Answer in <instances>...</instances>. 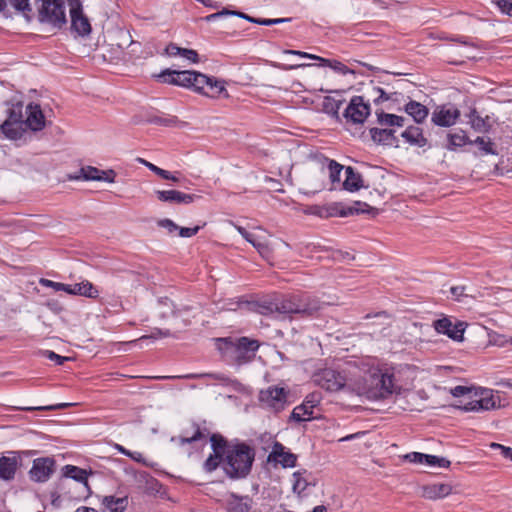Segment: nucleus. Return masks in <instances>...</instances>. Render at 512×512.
I'll use <instances>...</instances> for the list:
<instances>
[{"label": "nucleus", "mask_w": 512, "mask_h": 512, "mask_svg": "<svg viewBox=\"0 0 512 512\" xmlns=\"http://www.w3.org/2000/svg\"><path fill=\"white\" fill-rule=\"evenodd\" d=\"M268 462H275L276 464L282 465V467H295L297 462V456L286 450L285 446L280 442H274L272 451L268 455Z\"/></svg>", "instance_id": "obj_17"}, {"label": "nucleus", "mask_w": 512, "mask_h": 512, "mask_svg": "<svg viewBox=\"0 0 512 512\" xmlns=\"http://www.w3.org/2000/svg\"><path fill=\"white\" fill-rule=\"evenodd\" d=\"M495 4L501 12L512 16V0H496Z\"/></svg>", "instance_id": "obj_58"}, {"label": "nucleus", "mask_w": 512, "mask_h": 512, "mask_svg": "<svg viewBox=\"0 0 512 512\" xmlns=\"http://www.w3.org/2000/svg\"><path fill=\"white\" fill-rule=\"evenodd\" d=\"M148 122L154 123V124H160L164 126H172L175 125L178 122L177 117L172 116L169 118H163V117H152L147 119Z\"/></svg>", "instance_id": "obj_51"}, {"label": "nucleus", "mask_w": 512, "mask_h": 512, "mask_svg": "<svg viewBox=\"0 0 512 512\" xmlns=\"http://www.w3.org/2000/svg\"><path fill=\"white\" fill-rule=\"evenodd\" d=\"M103 510L109 512H124L128 506V497L115 495L104 496L101 501Z\"/></svg>", "instance_id": "obj_28"}, {"label": "nucleus", "mask_w": 512, "mask_h": 512, "mask_svg": "<svg viewBox=\"0 0 512 512\" xmlns=\"http://www.w3.org/2000/svg\"><path fill=\"white\" fill-rule=\"evenodd\" d=\"M255 451L248 444H232L224 458V471L231 479L245 478L251 471Z\"/></svg>", "instance_id": "obj_4"}, {"label": "nucleus", "mask_w": 512, "mask_h": 512, "mask_svg": "<svg viewBox=\"0 0 512 512\" xmlns=\"http://www.w3.org/2000/svg\"><path fill=\"white\" fill-rule=\"evenodd\" d=\"M193 432L189 435L188 430L184 431V435L179 437L180 445L190 444L199 441L209 435L207 428H201L197 423L192 424Z\"/></svg>", "instance_id": "obj_37"}, {"label": "nucleus", "mask_w": 512, "mask_h": 512, "mask_svg": "<svg viewBox=\"0 0 512 512\" xmlns=\"http://www.w3.org/2000/svg\"><path fill=\"white\" fill-rule=\"evenodd\" d=\"M63 471H64V476H66L68 478H72L80 483H84L85 485H87L88 474H87L86 470L79 468L77 466H74V465H66L63 468Z\"/></svg>", "instance_id": "obj_40"}, {"label": "nucleus", "mask_w": 512, "mask_h": 512, "mask_svg": "<svg viewBox=\"0 0 512 512\" xmlns=\"http://www.w3.org/2000/svg\"><path fill=\"white\" fill-rule=\"evenodd\" d=\"M236 229L246 241L251 243L257 249L263 258L267 260L270 259L272 250L267 244L257 241L254 235L248 232L244 227L236 226Z\"/></svg>", "instance_id": "obj_31"}, {"label": "nucleus", "mask_w": 512, "mask_h": 512, "mask_svg": "<svg viewBox=\"0 0 512 512\" xmlns=\"http://www.w3.org/2000/svg\"><path fill=\"white\" fill-rule=\"evenodd\" d=\"M327 209V217H347L353 212L351 209H346V206L341 202H332L325 205Z\"/></svg>", "instance_id": "obj_42"}, {"label": "nucleus", "mask_w": 512, "mask_h": 512, "mask_svg": "<svg viewBox=\"0 0 512 512\" xmlns=\"http://www.w3.org/2000/svg\"><path fill=\"white\" fill-rule=\"evenodd\" d=\"M319 403L320 398L317 394L313 393L307 396L301 405H298L293 409L291 419L296 422L310 420L313 415V408H315Z\"/></svg>", "instance_id": "obj_19"}, {"label": "nucleus", "mask_w": 512, "mask_h": 512, "mask_svg": "<svg viewBox=\"0 0 512 512\" xmlns=\"http://www.w3.org/2000/svg\"><path fill=\"white\" fill-rule=\"evenodd\" d=\"M395 130L393 129H379V128H371L370 134L371 138L374 142L383 144V145H392L396 141V137L394 135Z\"/></svg>", "instance_id": "obj_36"}, {"label": "nucleus", "mask_w": 512, "mask_h": 512, "mask_svg": "<svg viewBox=\"0 0 512 512\" xmlns=\"http://www.w3.org/2000/svg\"><path fill=\"white\" fill-rule=\"evenodd\" d=\"M277 318H291L297 314L301 316H312L321 309V303L307 295H292L276 301Z\"/></svg>", "instance_id": "obj_5"}, {"label": "nucleus", "mask_w": 512, "mask_h": 512, "mask_svg": "<svg viewBox=\"0 0 512 512\" xmlns=\"http://www.w3.org/2000/svg\"><path fill=\"white\" fill-rule=\"evenodd\" d=\"M156 311L160 318L166 319L169 317H174V321L171 324L170 329L156 328L149 337L155 339L177 337V333L179 332L180 327L178 321L180 310L176 309L174 303L168 297H160L157 300Z\"/></svg>", "instance_id": "obj_7"}, {"label": "nucleus", "mask_w": 512, "mask_h": 512, "mask_svg": "<svg viewBox=\"0 0 512 512\" xmlns=\"http://www.w3.org/2000/svg\"><path fill=\"white\" fill-rule=\"evenodd\" d=\"M312 380L317 386L329 392H336L345 388L344 376L330 368H325L314 373Z\"/></svg>", "instance_id": "obj_9"}, {"label": "nucleus", "mask_w": 512, "mask_h": 512, "mask_svg": "<svg viewBox=\"0 0 512 512\" xmlns=\"http://www.w3.org/2000/svg\"><path fill=\"white\" fill-rule=\"evenodd\" d=\"M19 457L16 452H8V455L0 457V480L12 481L19 467Z\"/></svg>", "instance_id": "obj_21"}, {"label": "nucleus", "mask_w": 512, "mask_h": 512, "mask_svg": "<svg viewBox=\"0 0 512 512\" xmlns=\"http://www.w3.org/2000/svg\"><path fill=\"white\" fill-rule=\"evenodd\" d=\"M309 213L320 218H328L327 217V209L325 205H313L309 207Z\"/></svg>", "instance_id": "obj_63"}, {"label": "nucleus", "mask_w": 512, "mask_h": 512, "mask_svg": "<svg viewBox=\"0 0 512 512\" xmlns=\"http://www.w3.org/2000/svg\"><path fill=\"white\" fill-rule=\"evenodd\" d=\"M284 53L285 54H291V55H297V56H300L302 58H309V59H313V60H319L321 62H328V59H325V58H322V57H319V56H316V55H313V54H309L307 52L299 51V50H284Z\"/></svg>", "instance_id": "obj_55"}, {"label": "nucleus", "mask_w": 512, "mask_h": 512, "mask_svg": "<svg viewBox=\"0 0 512 512\" xmlns=\"http://www.w3.org/2000/svg\"><path fill=\"white\" fill-rule=\"evenodd\" d=\"M319 163L321 165V171H322L323 176L326 175V171L328 173V176H329V179H330V182H331V185H332L330 190H335L336 189V185L340 184L341 172L346 167H344L343 165L339 164L335 160H332V159H329V158H326V157H321L319 159Z\"/></svg>", "instance_id": "obj_22"}, {"label": "nucleus", "mask_w": 512, "mask_h": 512, "mask_svg": "<svg viewBox=\"0 0 512 512\" xmlns=\"http://www.w3.org/2000/svg\"><path fill=\"white\" fill-rule=\"evenodd\" d=\"M343 101L342 100H336L332 97L326 96L323 99V110L332 115L333 117L338 118L339 117V110L341 108Z\"/></svg>", "instance_id": "obj_43"}, {"label": "nucleus", "mask_w": 512, "mask_h": 512, "mask_svg": "<svg viewBox=\"0 0 512 512\" xmlns=\"http://www.w3.org/2000/svg\"><path fill=\"white\" fill-rule=\"evenodd\" d=\"M155 195L159 201L172 204H190L200 198L198 195L187 194L178 190H157Z\"/></svg>", "instance_id": "obj_20"}, {"label": "nucleus", "mask_w": 512, "mask_h": 512, "mask_svg": "<svg viewBox=\"0 0 512 512\" xmlns=\"http://www.w3.org/2000/svg\"><path fill=\"white\" fill-rule=\"evenodd\" d=\"M0 131L5 138L9 140H19L27 131L25 123H13L4 121L0 126Z\"/></svg>", "instance_id": "obj_29"}, {"label": "nucleus", "mask_w": 512, "mask_h": 512, "mask_svg": "<svg viewBox=\"0 0 512 512\" xmlns=\"http://www.w3.org/2000/svg\"><path fill=\"white\" fill-rule=\"evenodd\" d=\"M40 283L48 288H52L55 291H63L65 288V283L55 282L48 279H41Z\"/></svg>", "instance_id": "obj_64"}, {"label": "nucleus", "mask_w": 512, "mask_h": 512, "mask_svg": "<svg viewBox=\"0 0 512 512\" xmlns=\"http://www.w3.org/2000/svg\"><path fill=\"white\" fill-rule=\"evenodd\" d=\"M136 161L145 165L150 171H152L153 173H155L164 180H169L174 183H178L180 181V172L171 173L140 157L136 158Z\"/></svg>", "instance_id": "obj_33"}, {"label": "nucleus", "mask_w": 512, "mask_h": 512, "mask_svg": "<svg viewBox=\"0 0 512 512\" xmlns=\"http://www.w3.org/2000/svg\"><path fill=\"white\" fill-rule=\"evenodd\" d=\"M402 137L411 145L424 147L427 139L422 133V129L416 126H410L402 133Z\"/></svg>", "instance_id": "obj_35"}, {"label": "nucleus", "mask_w": 512, "mask_h": 512, "mask_svg": "<svg viewBox=\"0 0 512 512\" xmlns=\"http://www.w3.org/2000/svg\"><path fill=\"white\" fill-rule=\"evenodd\" d=\"M200 230V226H195L192 228L180 227L178 228V235L183 238H190L198 233Z\"/></svg>", "instance_id": "obj_60"}, {"label": "nucleus", "mask_w": 512, "mask_h": 512, "mask_svg": "<svg viewBox=\"0 0 512 512\" xmlns=\"http://www.w3.org/2000/svg\"><path fill=\"white\" fill-rule=\"evenodd\" d=\"M433 326L438 333L447 335L455 341H462L465 332L466 324L458 321L452 323L450 319L444 317L434 321Z\"/></svg>", "instance_id": "obj_14"}, {"label": "nucleus", "mask_w": 512, "mask_h": 512, "mask_svg": "<svg viewBox=\"0 0 512 512\" xmlns=\"http://www.w3.org/2000/svg\"><path fill=\"white\" fill-rule=\"evenodd\" d=\"M26 119L24 121L26 129L32 131H41L46 125L45 116L39 104L30 103L25 108Z\"/></svg>", "instance_id": "obj_18"}, {"label": "nucleus", "mask_w": 512, "mask_h": 512, "mask_svg": "<svg viewBox=\"0 0 512 512\" xmlns=\"http://www.w3.org/2000/svg\"><path fill=\"white\" fill-rule=\"evenodd\" d=\"M288 391L283 387L270 386L265 390H261L259 394V400L261 403L275 412L284 409L287 403Z\"/></svg>", "instance_id": "obj_11"}, {"label": "nucleus", "mask_w": 512, "mask_h": 512, "mask_svg": "<svg viewBox=\"0 0 512 512\" xmlns=\"http://www.w3.org/2000/svg\"><path fill=\"white\" fill-rule=\"evenodd\" d=\"M472 392H473L472 388L466 387V386H461V385L455 386L454 388L451 389V394L454 397L468 396V399H469Z\"/></svg>", "instance_id": "obj_54"}, {"label": "nucleus", "mask_w": 512, "mask_h": 512, "mask_svg": "<svg viewBox=\"0 0 512 512\" xmlns=\"http://www.w3.org/2000/svg\"><path fill=\"white\" fill-rule=\"evenodd\" d=\"M469 124L472 129L479 133H487L490 131L492 125L489 116L482 117L476 109H471L468 114Z\"/></svg>", "instance_id": "obj_32"}, {"label": "nucleus", "mask_w": 512, "mask_h": 512, "mask_svg": "<svg viewBox=\"0 0 512 512\" xmlns=\"http://www.w3.org/2000/svg\"><path fill=\"white\" fill-rule=\"evenodd\" d=\"M11 5L18 11L23 12L25 15L31 12L30 0H9Z\"/></svg>", "instance_id": "obj_49"}, {"label": "nucleus", "mask_w": 512, "mask_h": 512, "mask_svg": "<svg viewBox=\"0 0 512 512\" xmlns=\"http://www.w3.org/2000/svg\"><path fill=\"white\" fill-rule=\"evenodd\" d=\"M133 478L136 487L148 494H157L162 487L157 479L153 478L145 471L134 472Z\"/></svg>", "instance_id": "obj_23"}, {"label": "nucleus", "mask_w": 512, "mask_h": 512, "mask_svg": "<svg viewBox=\"0 0 512 512\" xmlns=\"http://www.w3.org/2000/svg\"><path fill=\"white\" fill-rule=\"evenodd\" d=\"M345 180L342 183V188L349 192L359 191L361 188H368L365 185L360 173L356 172L351 166L345 168Z\"/></svg>", "instance_id": "obj_25"}, {"label": "nucleus", "mask_w": 512, "mask_h": 512, "mask_svg": "<svg viewBox=\"0 0 512 512\" xmlns=\"http://www.w3.org/2000/svg\"><path fill=\"white\" fill-rule=\"evenodd\" d=\"M252 309L261 315H275L277 318L276 301H263L254 303Z\"/></svg>", "instance_id": "obj_44"}, {"label": "nucleus", "mask_w": 512, "mask_h": 512, "mask_svg": "<svg viewBox=\"0 0 512 512\" xmlns=\"http://www.w3.org/2000/svg\"><path fill=\"white\" fill-rule=\"evenodd\" d=\"M490 447H491L492 449H498V450H500L501 455H502L504 458H506V459H510V460L512 461V448H510V447H506V446H504V445H502V444L495 443V442L491 443V444H490Z\"/></svg>", "instance_id": "obj_59"}, {"label": "nucleus", "mask_w": 512, "mask_h": 512, "mask_svg": "<svg viewBox=\"0 0 512 512\" xmlns=\"http://www.w3.org/2000/svg\"><path fill=\"white\" fill-rule=\"evenodd\" d=\"M424 463L428 466H439L442 468H448L450 466V461L446 458L428 454H425Z\"/></svg>", "instance_id": "obj_46"}, {"label": "nucleus", "mask_w": 512, "mask_h": 512, "mask_svg": "<svg viewBox=\"0 0 512 512\" xmlns=\"http://www.w3.org/2000/svg\"><path fill=\"white\" fill-rule=\"evenodd\" d=\"M372 93H373V97H374L373 102L375 104H380V103L390 99V97L386 94V92L380 87H373Z\"/></svg>", "instance_id": "obj_52"}, {"label": "nucleus", "mask_w": 512, "mask_h": 512, "mask_svg": "<svg viewBox=\"0 0 512 512\" xmlns=\"http://www.w3.org/2000/svg\"><path fill=\"white\" fill-rule=\"evenodd\" d=\"M153 77L160 83L179 86L209 98L228 97L225 82L194 70L164 69Z\"/></svg>", "instance_id": "obj_1"}, {"label": "nucleus", "mask_w": 512, "mask_h": 512, "mask_svg": "<svg viewBox=\"0 0 512 512\" xmlns=\"http://www.w3.org/2000/svg\"><path fill=\"white\" fill-rule=\"evenodd\" d=\"M68 5L71 33L80 37L88 36L92 31V27L89 18L83 12L81 2L79 0H68Z\"/></svg>", "instance_id": "obj_8"}, {"label": "nucleus", "mask_w": 512, "mask_h": 512, "mask_svg": "<svg viewBox=\"0 0 512 512\" xmlns=\"http://www.w3.org/2000/svg\"><path fill=\"white\" fill-rule=\"evenodd\" d=\"M38 20L40 23L55 29H61L66 25V13L64 0H37Z\"/></svg>", "instance_id": "obj_6"}, {"label": "nucleus", "mask_w": 512, "mask_h": 512, "mask_svg": "<svg viewBox=\"0 0 512 512\" xmlns=\"http://www.w3.org/2000/svg\"><path fill=\"white\" fill-rule=\"evenodd\" d=\"M159 227H162L167 230L168 234L173 235L178 232L179 226L170 219H161L157 222Z\"/></svg>", "instance_id": "obj_50"}, {"label": "nucleus", "mask_w": 512, "mask_h": 512, "mask_svg": "<svg viewBox=\"0 0 512 512\" xmlns=\"http://www.w3.org/2000/svg\"><path fill=\"white\" fill-rule=\"evenodd\" d=\"M211 447L213 453L220 454L222 456H226L228 448L232 444H228L227 440L221 434H212L210 437Z\"/></svg>", "instance_id": "obj_38"}, {"label": "nucleus", "mask_w": 512, "mask_h": 512, "mask_svg": "<svg viewBox=\"0 0 512 512\" xmlns=\"http://www.w3.org/2000/svg\"><path fill=\"white\" fill-rule=\"evenodd\" d=\"M354 390L357 395L365 396L370 400L387 399L397 390L393 368L386 366L370 368L355 383Z\"/></svg>", "instance_id": "obj_2"}, {"label": "nucleus", "mask_w": 512, "mask_h": 512, "mask_svg": "<svg viewBox=\"0 0 512 512\" xmlns=\"http://www.w3.org/2000/svg\"><path fill=\"white\" fill-rule=\"evenodd\" d=\"M55 460L51 457H40L33 460L29 471L30 479L35 482H46L54 472Z\"/></svg>", "instance_id": "obj_13"}, {"label": "nucleus", "mask_w": 512, "mask_h": 512, "mask_svg": "<svg viewBox=\"0 0 512 512\" xmlns=\"http://www.w3.org/2000/svg\"><path fill=\"white\" fill-rule=\"evenodd\" d=\"M67 406H68V404L62 403V404H57V405H48V406H39V407H25V408H23V410H25V411H35V410L53 411V410L63 409Z\"/></svg>", "instance_id": "obj_57"}, {"label": "nucleus", "mask_w": 512, "mask_h": 512, "mask_svg": "<svg viewBox=\"0 0 512 512\" xmlns=\"http://www.w3.org/2000/svg\"><path fill=\"white\" fill-rule=\"evenodd\" d=\"M64 292L71 295H80L88 298H97L99 291L89 281L76 284H65Z\"/></svg>", "instance_id": "obj_26"}, {"label": "nucleus", "mask_w": 512, "mask_h": 512, "mask_svg": "<svg viewBox=\"0 0 512 512\" xmlns=\"http://www.w3.org/2000/svg\"><path fill=\"white\" fill-rule=\"evenodd\" d=\"M216 343L225 361L238 366L251 362L260 347L258 340L248 337H240L235 340L219 338L216 339Z\"/></svg>", "instance_id": "obj_3"}, {"label": "nucleus", "mask_w": 512, "mask_h": 512, "mask_svg": "<svg viewBox=\"0 0 512 512\" xmlns=\"http://www.w3.org/2000/svg\"><path fill=\"white\" fill-rule=\"evenodd\" d=\"M44 355H45L46 358H48L49 360L55 362L57 365H62L66 360H68L67 357H63L61 355H58L54 351H50V350H46L44 352Z\"/></svg>", "instance_id": "obj_62"}, {"label": "nucleus", "mask_w": 512, "mask_h": 512, "mask_svg": "<svg viewBox=\"0 0 512 512\" xmlns=\"http://www.w3.org/2000/svg\"><path fill=\"white\" fill-rule=\"evenodd\" d=\"M310 485H315V483L312 474L307 470H298L292 474V490L298 496H302Z\"/></svg>", "instance_id": "obj_24"}, {"label": "nucleus", "mask_w": 512, "mask_h": 512, "mask_svg": "<svg viewBox=\"0 0 512 512\" xmlns=\"http://www.w3.org/2000/svg\"><path fill=\"white\" fill-rule=\"evenodd\" d=\"M224 458L225 456H222L217 453L210 454L209 457L203 463V469L208 473L215 471L220 464L224 465Z\"/></svg>", "instance_id": "obj_45"}, {"label": "nucleus", "mask_w": 512, "mask_h": 512, "mask_svg": "<svg viewBox=\"0 0 512 512\" xmlns=\"http://www.w3.org/2000/svg\"><path fill=\"white\" fill-rule=\"evenodd\" d=\"M405 111L409 114L417 123H422L428 116V108L417 101H409L405 105Z\"/></svg>", "instance_id": "obj_34"}, {"label": "nucleus", "mask_w": 512, "mask_h": 512, "mask_svg": "<svg viewBox=\"0 0 512 512\" xmlns=\"http://www.w3.org/2000/svg\"><path fill=\"white\" fill-rule=\"evenodd\" d=\"M346 209H351L353 212L350 215L360 214V213H370L375 210V208L369 206L365 202L356 201L352 206H346Z\"/></svg>", "instance_id": "obj_47"}, {"label": "nucleus", "mask_w": 512, "mask_h": 512, "mask_svg": "<svg viewBox=\"0 0 512 512\" xmlns=\"http://www.w3.org/2000/svg\"><path fill=\"white\" fill-rule=\"evenodd\" d=\"M459 407L464 411H486L496 407V400L491 390H473L469 400Z\"/></svg>", "instance_id": "obj_10"}, {"label": "nucleus", "mask_w": 512, "mask_h": 512, "mask_svg": "<svg viewBox=\"0 0 512 512\" xmlns=\"http://www.w3.org/2000/svg\"><path fill=\"white\" fill-rule=\"evenodd\" d=\"M459 117V109L453 105H443L433 111L431 121L437 126L450 127L456 123Z\"/></svg>", "instance_id": "obj_16"}, {"label": "nucleus", "mask_w": 512, "mask_h": 512, "mask_svg": "<svg viewBox=\"0 0 512 512\" xmlns=\"http://www.w3.org/2000/svg\"><path fill=\"white\" fill-rule=\"evenodd\" d=\"M424 457L425 454L420 452H411L404 456V459L411 462V463H417V464H423L424 463Z\"/></svg>", "instance_id": "obj_61"}, {"label": "nucleus", "mask_w": 512, "mask_h": 512, "mask_svg": "<svg viewBox=\"0 0 512 512\" xmlns=\"http://www.w3.org/2000/svg\"><path fill=\"white\" fill-rule=\"evenodd\" d=\"M229 512H250V506L241 500H236L229 504Z\"/></svg>", "instance_id": "obj_53"}, {"label": "nucleus", "mask_w": 512, "mask_h": 512, "mask_svg": "<svg viewBox=\"0 0 512 512\" xmlns=\"http://www.w3.org/2000/svg\"><path fill=\"white\" fill-rule=\"evenodd\" d=\"M370 115V105L363 96H353L344 111V117L353 124H363Z\"/></svg>", "instance_id": "obj_12"}, {"label": "nucleus", "mask_w": 512, "mask_h": 512, "mask_svg": "<svg viewBox=\"0 0 512 512\" xmlns=\"http://www.w3.org/2000/svg\"><path fill=\"white\" fill-rule=\"evenodd\" d=\"M377 117H378V123L380 125L394 126L395 114H388V113L381 112V113L377 114Z\"/></svg>", "instance_id": "obj_56"}, {"label": "nucleus", "mask_w": 512, "mask_h": 512, "mask_svg": "<svg viewBox=\"0 0 512 512\" xmlns=\"http://www.w3.org/2000/svg\"><path fill=\"white\" fill-rule=\"evenodd\" d=\"M163 54L169 57L180 56L191 63L199 62V55L196 50L182 48L177 46L175 43H169L166 46Z\"/></svg>", "instance_id": "obj_27"}, {"label": "nucleus", "mask_w": 512, "mask_h": 512, "mask_svg": "<svg viewBox=\"0 0 512 512\" xmlns=\"http://www.w3.org/2000/svg\"><path fill=\"white\" fill-rule=\"evenodd\" d=\"M447 137L449 142L447 148L449 150H454L456 147H462L467 143L472 144V141L467 137L463 130H459L455 133H448Z\"/></svg>", "instance_id": "obj_41"}, {"label": "nucleus", "mask_w": 512, "mask_h": 512, "mask_svg": "<svg viewBox=\"0 0 512 512\" xmlns=\"http://www.w3.org/2000/svg\"><path fill=\"white\" fill-rule=\"evenodd\" d=\"M114 172L112 170L104 171L93 166H84L74 175H69V180L84 181H113Z\"/></svg>", "instance_id": "obj_15"}, {"label": "nucleus", "mask_w": 512, "mask_h": 512, "mask_svg": "<svg viewBox=\"0 0 512 512\" xmlns=\"http://www.w3.org/2000/svg\"><path fill=\"white\" fill-rule=\"evenodd\" d=\"M472 143H475L486 154H496L493 149V144L490 140H485L483 137H477Z\"/></svg>", "instance_id": "obj_48"}, {"label": "nucleus", "mask_w": 512, "mask_h": 512, "mask_svg": "<svg viewBox=\"0 0 512 512\" xmlns=\"http://www.w3.org/2000/svg\"><path fill=\"white\" fill-rule=\"evenodd\" d=\"M452 492V487L449 484L435 483L427 485L423 488V496L426 499L436 500L441 499Z\"/></svg>", "instance_id": "obj_30"}, {"label": "nucleus", "mask_w": 512, "mask_h": 512, "mask_svg": "<svg viewBox=\"0 0 512 512\" xmlns=\"http://www.w3.org/2000/svg\"><path fill=\"white\" fill-rule=\"evenodd\" d=\"M4 121H10L13 123H24V105L21 102L12 104L7 109V117Z\"/></svg>", "instance_id": "obj_39"}]
</instances>
